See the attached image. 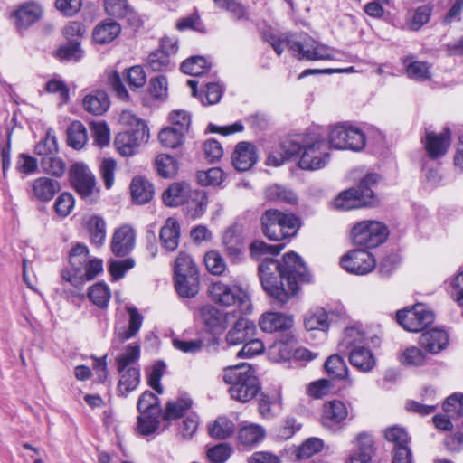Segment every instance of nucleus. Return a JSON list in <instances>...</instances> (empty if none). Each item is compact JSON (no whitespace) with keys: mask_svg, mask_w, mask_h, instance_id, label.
Returning <instances> with one entry per match:
<instances>
[{"mask_svg":"<svg viewBox=\"0 0 463 463\" xmlns=\"http://www.w3.org/2000/svg\"><path fill=\"white\" fill-rule=\"evenodd\" d=\"M204 263L210 273L215 276L222 275L226 269V263L217 250H210L204 256Z\"/></svg>","mask_w":463,"mask_h":463,"instance_id":"58","label":"nucleus"},{"mask_svg":"<svg viewBox=\"0 0 463 463\" xmlns=\"http://www.w3.org/2000/svg\"><path fill=\"white\" fill-rule=\"evenodd\" d=\"M90 300L99 308H106L111 298L109 286L102 282H97L88 290Z\"/></svg>","mask_w":463,"mask_h":463,"instance_id":"41","label":"nucleus"},{"mask_svg":"<svg viewBox=\"0 0 463 463\" xmlns=\"http://www.w3.org/2000/svg\"><path fill=\"white\" fill-rule=\"evenodd\" d=\"M60 189V183L48 177H39L32 184L33 195L41 202L51 201Z\"/></svg>","mask_w":463,"mask_h":463,"instance_id":"27","label":"nucleus"},{"mask_svg":"<svg viewBox=\"0 0 463 463\" xmlns=\"http://www.w3.org/2000/svg\"><path fill=\"white\" fill-rule=\"evenodd\" d=\"M222 380L229 385L228 392L233 400L247 402L260 391V383L252 365L242 363L223 369Z\"/></svg>","mask_w":463,"mask_h":463,"instance_id":"3","label":"nucleus"},{"mask_svg":"<svg viewBox=\"0 0 463 463\" xmlns=\"http://www.w3.org/2000/svg\"><path fill=\"white\" fill-rule=\"evenodd\" d=\"M389 234L386 225L378 221H362L352 229L353 242L366 248L383 243Z\"/></svg>","mask_w":463,"mask_h":463,"instance_id":"12","label":"nucleus"},{"mask_svg":"<svg viewBox=\"0 0 463 463\" xmlns=\"http://www.w3.org/2000/svg\"><path fill=\"white\" fill-rule=\"evenodd\" d=\"M198 317L203 324L206 331L220 335L237 317V314L234 311L220 310L216 307L208 304L200 307Z\"/></svg>","mask_w":463,"mask_h":463,"instance_id":"13","label":"nucleus"},{"mask_svg":"<svg viewBox=\"0 0 463 463\" xmlns=\"http://www.w3.org/2000/svg\"><path fill=\"white\" fill-rule=\"evenodd\" d=\"M185 203L186 214L192 219H197L205 213L208 197L203 191H193Z\"/></svg>","mask_w":463,"mask_h":463,"instance_id":"36","label":"nucleus"},{"mask_svg":"<svg viewBox=\"0 0 463 463\" xmlns=\"http://www.w3.org/2000/svg\"><path fill=\"white\" fill-rule=\"evenodd\" d=\"M84 109L94 115H102L109 107V99L104 90H95L83 99Z\"/></svg>","mask_w":463,"mask_h":463,"instance_id":"34","label":"nucleus"},{"mask_svg":"<svg viewBox=\"0 0 463 463\" xmlns=\"http://www.w3.org/2000/svg\"><path fill=\"white\" fill-rule=\"evenodd\" d=\"M351 364L362 372H370L375 366V358L370 349L356 347L349 354Z\"/></svg>","mask_w":463,"mask_h":463,"instance_id":"35","label":"nucleus"},{"mask_svg":"<svg viewBox=\"0 0 463 463\" xmlns=\"http://www.w3.org/2000/svg\"><path fill=\"white\" fill-rule=\"evenodd\" d=\"M159 416L152 413H140L138 417V432L143 436L154 433L159 426Z\"/></svg>","mask_w":463,"mask_h":463,"instance_id":"64","label":"nucleus"},{"mask_svg":"<svg viewBox=\"0 0 463 463\" xmlns=\"http://www.w3.org/2000/svg\"><path fill=\"white\" fill-rule=\"evenodd\" d=\"M175 277L181 275L198 274V269L192 257L184 252H180L177 256L175 267Z\"/></svg>","mask_w":463,"mask_h":463,"instance_id":"57","label":"nucleus"},{"mask_svg":"<svg viewBox=\"0 0 463 463\" xmlns=\"http://www.w3.org/2000/svg\"><path fill=\"white\" fill-rule=\"evenodd\" d=\"M208 292L211 299L217 305L222 307L235 305L241 314L251 312L252 304L249 294L237 285H229L218 280L211 284Z\"/></svg>","mask_w":463,"mask_h":463,"instance_id":"6","label":"nucleus"},{"mask_svg":"<svg viewBox=\"0 0 463 463\" xmlns=\"http://www.w3.org/2000/svg\"><path fill=\"white\" fill-rule=\"evenodd\" d=\"M159 240L163 248L174 251L180 242V225L176 219L169 217L160 230Z\"/></svg>","mask_w":463,"mask_h":463,"instance_id":"25","label":"nucleus"},{"mask_svg":"<svg viewBox=\"0 0 463 463\" xmlns=\"http://www.w3.org/2000/svg\"><path fill=\"white\" fill-rule=\"evenodd\" d=\"M235 323L225 336L227 345H238L245 343L253 336L255 331L254 324L249 319L238 317L234 319Z\"/></svg>","mask_w":463,"mask_h":463,"instance_id":"20","label":"nucleus"},{"mask_svg":"<svg viewBox=\"0 0 463 463\" xmlns=\"http://www.w3.org/2000/svg\"><path fill=\"white\" fill-rule=\"evenodd\" d=\"M139 356L140 345L135 344L128 345L124 353L116 358L117 368L120 375L118 391L122 396H127L139 383V369L136 366Z\"/></svg>","mask_w":463,"mask_h":463,"instance_id":"5","label":"nucleus"},{"mask_svg":"<svg viewBox=\"0 0 463 463\" xmlns=\"http://www.w3.org/2000/svg\"><path fill=\"white\" fill-rule=\"evenodd\" d=\"M328 143L335 149L360 151L365 146V136L357 127L341 123L331 128Z\"/></svg>","mask_w":463,"mask_h":463,"instance_id":"9","label":"nucleus"},{"mask_svg":"<svg viewBox=\"0 0 463 463\" xmlns=\"http://www.w3.org/2000/svg\"><path fill=\"white\" fill-rule=\"evenodd\" d=\"M379 181L377 174H368L360 182L357 188H351L341 193L335 199V206L341 210H352L364 206H373L376 198L372 186Z\"/></svg>","mask_w":463,"mask_h":463,"instance_id":"4","label":"nucleus"},{"mask_svg":"<svg viewBox=\"0 0 463 463\" xmlns=\"http://www.w3.org/2000/svg\"><path fill=\"white\" fill-rule=\"evenodd\" d=\"M257 161L255 146L248 142H240L232 155V164L236 170L244 172L250 169Z\"/></svg>","mask_w":463,"mask_h":463,"instance_id":"23","label":"nucleus"},{"mask_svg":"<svg viewBox=\"0 0 463 463\" xmlns=\"http://www.w3.org/2000/svg\"><path fill=\"white\" fill-rule=\"evenodd\" d=\"M364 341L363 331L356 326L346 327L342 335L341 340L338 344V349L340 352H347L356 344H360Z\"/></svg>","mask_w":463,"mask_h":463,"instance_id":"46","label":"nucleus"},{"mask_svg":"<svg viewBox=\"0 0 463 463\" xmlns=\"http://www.w3.org/2000/svg\"><path fill=\"white\" fill-rule=\"evenodd\" d=\"M265 430L258 424H248L241 427L238 432L240 444L252 447L260 442L265 437Z\"/></svg>","mask_w":463,"mask_h":463,"instance_id":"37","label":"nucleus"},{"mask_svg":"<svg viewBox=\"0 0 463 463\" xmlns=\"http://www.w3.org/2000/svg\"><path fill=\"white\" fill-rule=\"evenodd\" d=\"M121 32L118 23L106 20L99 23L93 30V39L96 43L105 44L116 39Z\"/></svg>","mask_w":463,"mask_h":463,"instance_id":"32","label":"nucleus"},{"mask_svg":"<svg viewBox=\"0 0 463 463\" xmlns=\"http://www.w3.org/2000/svg\"><path fill=\"white\" fill-rule=\"evenodd\" d=\"M341 267L349 273L365 275L374 269V256L365 250H350L340 260Z\"/></svg>","mask_w":463,"mask_h":463,"instance_id":"14","label":"nucleus"},{"mask_svg":"<svg viewBox=\"0 0 463 463\" xmlns=\"http://www.w3.org/2000/svg\"><path fill=\"white\" fill-rule=\"evenodd\" d=\"M283 244L269 245L262 241H255L250 245V256L259 260V275L264 290L280 304L287 303L299 290L298 283L311 280L301 258L295 252L286 253L281 260L269 256L278 255Z\"/></svg>","mask_w":463,"mask_h":463,"instance_id":"1","label":"nucleus"},{"mask_svg":"<svg viewBox=\"0 0 463 463\" xmlns=\"http://www.w3.org/2000/svg\"><path fill=\"white\" fill-rule=\"evenodd\" d=\"M218 8L231 13L236 20H250V14L246 6L236 0H214Z\"/></svg>","mask_w":463,"mask_h":463,"instance_id":"50","label":"nucleus"},{"mask_svg":"<svg viewBox=\"0 0 463 463\" xmlns=\"http://www.w3.org/2000/svg\"><path fill=\"white\" fill-rule=\"evenodd\" d=\"M263 38L266 42L270 43L279 55L284 52V45L286 44L288 50L298 60L320 61L333 60L335 58L332 49L307 35L276 34L267 31L264 32Z\"/></svg>","mask_w":463,"mask_h":463,"instance_id":"2","label":"nucleus"},{"mask_svg":"<svg viewBox=\"0 0 463 463\" xmlns=\"http://www.w3.org/2000/svg\"><path fill=\"white\" fill-rule=\"evenodd\" d=\"M328 160V146L323 138L312 135L303 140V152L298 161L301 169L318 170L326 166Z\"/></svg>","mask_w":463,"mask_h":463,"instance_id":"8","label":"nucleus"},{"mask_svg":"<svg viewBox=\"0 0 463 463\" xmlns=\"http://www.w3.org/2000/svg\"><path fill=\"white\" fill-rule=\"evenodd\" d=\"M397 322L407 331L420 332L435 320L433 311L423 303H417L396 313Z\"/></svg>","mask_w":463,"mask_h":463,"instance_id":"11","label":"nucleus"},{"mask_svg":"<svg viewBox=\"0 0 463 463\" xmlns=\"http://www.w3.org/2000/svg\"><path fill=\"white\" fill-rule=\"evenodd\" d=\"M41 165L43 172L58 177L61 176L66 170L64 161L56 156L55 154L43 156L41 160Z\"/></svg>","mask_w":463,"mask_h":463,"instance_id":"55","label":"nucleus"},{"mask_svg":"<svg viewBox=\"0 0 463 463\" xmlns=\"http://www.w3.org/2000/svg\"><path fill=\"white\" fill-rule=\"evenodd\" d=\"M133 200L138 204L148 203L154 195L153 184L141 176L134 177L130 184Z\"/></svg>","mask_w":463,"mask_h":463,"instance_id":"33","label":"nucleus"},{"mask_svg":"<svg viewBox=\"0 0 463 463\" xmlns=\"http://www.w3.org/2000/svg\"><path fill=\"white\" fill-rule=\"evenodd\" d=\"M421 347L430 354H438L449 345V335L440 328H433L421 334L419 339Z\"/></svg>","mask_w":463,"mask_h":463,"instance_id":"22","label":"nucleus"},{"mask_svg":"<svg viewBox=\"0 0 463 463\" xmlns=\"http://www.w3.org/2000/svg\"><path fill=\"white\" fill-rule=\"evenodd\" d=\"M234 430L233 422L225 418L219 417L209 427V433L213 438L224 439L230 437Z\"/></svg>","mask_w":463,"mask_h":463,"instance_id":"51","label":"nucleus"},{"mask_svg":"<svg viewBox=\"0 0 463 463\" xmlns=\"http://www.w3.org/2000/svg\"><path fill=\"white\" fill-rule=\"evenodd\" d=\"M432 10L433 6L431 5H424L417 7L408 22L409 28L412 31L420 30L430 21Z\"/></svg>","mask_w":463,"mask_h":463,"instance_id":"52","label":"nucleus"},{"mask_svg":"<svg viewBox=\"0 0 463 463\" xmlns=\"http://www.w3.org/2000/svg\"><path fill=\"white\" fill-rule=\"evenodd\" d=\"M88 141V132L85 126L80 121H73L67 129V143L76 149H81Z\"/></svg>","mask_w":463,"mask_h":463,"instance_id":"39","label":"nucleus"},{"mask_svg":"<svg viewBox=\"0 0 463 463\" xmlns=\"http://www.w3.org/2000/svg\"><path fill=\"white\" fill-rule=\"evenodd\" d=\"M104 8L106 13L116 18H124L133 15L132 9L128 0H104Z\"/></svg>","mask_w":463,"mask_h":463,"instance_id":"53","label":"nucleus"},{"mask_svg":"<svg viewBox=\"0 0 463 463\" xmlns=\"http://www.w3.org/2000/svg\"><path fill=\"white\" fill-rule=\"evenodd\" d=\"M450 145V131L446 128L443 133L427 132L425 148L430 158L436 159L444 156Z\"/></svg>","mask_w":463,"mask_h":463,"instance_id":"24","label":"nucleus"},{"mask_svg":"<svg viewBox=\"0 0 463 463\" xmlns=\"http://www.w3.org/2000/svg\"><path fill=\"white\" fill-rule=\"evenodd\" d=\"M265 195L269 201H277L290 204L297 203V196L291 190L278 184H273L268 187L266 189Z\"/></svg>","mask_w":463,"mask_h":463,"instance_id":"49","label":"nucleus"},{"mask_svg":"<svg viewBox=\"0 0 463 463\" xmlns=\"http://www.w3.org/2000/svg\"><path fill=\"white\" fill-rule=\"evenodd\" d=\"M175 288L183 298H193L199 290V275L175 276Z\"/></svg>","mask_w":463,"mask_h":463,"instance_id":"38","label":"nucleus"},{"mask_svg":"<svg viewBox=\"0 0 463 463\" xmlns=\"http://www.w3.org/2000/svg\"><path fill=\"white\" fill-rule=\"evenodd\" d=\"M259 325L264 332H286L292 327L293 317L283 313L266 312L260 317Z\"/></svg>","mask_w":463,"mask_h":463,"instance_id":"19","label":"nucleus"},{"mask_svg":"<svg viewBox=\"0 0 463 463\" xmlns=\"http://www.w3.org/2000/svg\"><path fill=\"white\" fill-rule=\"evenodd\" d=\"M149 134H146L144 130L139 131H125L119 133L114 141L115 146L122 156H133L137 147L141 144L147 143Z\"/></svg>","mask_w":463,"mask_h":463,"instance_id":"17","label":"nucleus"},{"mask_svg":"<svg viewBox=\"0 0 463 463\" xmlns=\"http://www.w3.org/2000/svg\"><path fill=\"white\" fill-rule=\"evenodd\" d=\"M192 191L186 184L174 183L163 193L164 203L170 207L185 203Z\"/></svg>","mask_w":463,"mask_h":463,"instance_id":"29","label":"nucleus"},{"mask_svg":"<svg viewBox=\"0 0 463 463\" xmlns=\"http://www.w3.org/2000/svg\"><path fill=\"white\" fill-rule=\"evenodd\" d=\"M348 410L345 402L333 400L324 404L322 424L328 429H334L341 424L347 417Z\"/></svg>","mask_w":463,"mask_h":463,"instance_id":"21","label":"nucleus"},{"mask_svg":"<svg viewBox=\"0 0 463 463\" xmlns=\"http://www.w3.org/2000/svg\"><path fill=\"white\" fill-rule=\"evenodd\" d=\"M158 174L163 177H173L177 174L178 162L170 155L160 154L156 158Z\"/></svg>","mask_w":463,"mask_h":463,"instance_id":"48","label":"nucleus"},{"mask_svg":"<svg viewBox=\"0 0 463 463\" xmlns=\"http://www.w3.org/2000/svg\"><path fill=\"white\" fill-rule=\"evenodd\" d=\"M292 337L287 338V341L275 342L269 350L270 358L276 362L288 361L293 356Z\"/></svg>","mask_w":463,"mask_h":463,"instance_id":"44","label":"nucleus"},{"mask_svg":"<svg viewBox=\"0 0 463 463\" xmlns=\"http://www.w3.org/2000/svg\"><path fill=\"white\" fill-rule=\"evenodd\" d=\"M70 182L80 196L90 203L97 201L99 196V188L96 178L89 166L78 162L70 168Z\"/></svg>","mask_w":463,"mask_h":463,"instance_id":"10","label":"nucleus"},{"mask_svg":"<svg viewBox=\"0 0 463 463\" xmlns=\"http://www.w3.org/2000/svg\"><path fill=\"white\" fill-rule=\"evenodd\" d=\"M325 369L327 374L333 379H345L348 384H352V381L347 378V365L345 362L337 354L331 355L325 363Z\"/></svg>","mask_w":463,"mask_h":463,"instance_id":"40","label":"nucleus"},{"mask_svg":"<svg viewBox=\"0 0 463 463\" xmlns=\"http://www.w3.org/2000/svg\"><path fill=\"white\" fill-rule=\"evenodd\" d=\"M127 310L129 315L128 326H121L116 328V339L120 343H124L127 340L134 337L139 331L142 323L143 316L138 312L137 308L134 307H128Z\"/></svg>","mask_w":463,"mask_h":463,"instance_id":"28","label":"nucleus"},{"mask_svg":"<svg viewBox=\"0 0 463 463\" xmlns=\"http://www.w3.org/2000/svg\"><path fill=\"white\" fill-rule=\"evenodd\" d=\"M58 151L57 139L52 129L46 131L45 137L35 146L37 155L47 156Z\"/></svg>","mask_w":463,"mask_h":463,"instance_id":"59","label":"nucleus"},{"mask_svg":"<svg viewBox=\"0 0 463 463\" xmlns=\"http://www.w3.org/2000/svg\"><path fill=\"white\" fill-rule=\"evenodd\" d=\"M209 69L210 63L203 56L189 58L181 64L182 71L193 76H201L208 71Z\"/></svg>","mask_w":463,"mask_h":463,"instance_id":"45","label":"nucleus"},{"mask_svg":"<svg viewBox=\"0 0 463 463\" xmlns=\"http://www.w3.org/2000/svg\"><path fill=\"white\" fill-rule=\"evenodd\" d=\"M406 73L409 78L422 81L430 79V64L418 61L414 56H407L402 60Z\"/></svg>","mask_w":463,"mask_h":463,"instance_id":"30","label":"nucleus"},{"mask_svg":"<svg viewBox=\"0 0 463 463\" xmlns=\"http://www.w3.org/2000/svg\"><path fill=\"white\" fill-rule=\"evenodd\" d=\"M148 66L155 71H161L171 67L169 54L158 49L152 52L147 58Z\"/></svg>","mask_w":463,"mask_h":463,"instance_id":"60","label":"nucleus"},{"mask_svg":"<svg viewBox=\"0 0 463 463\" xmlns=\"http://www.w3.org/2000/svg\"><path fill=\"white\" fill-rule=\"evenodd\" d=\"M137 409L140 413L160 415L162 412L158 397L149 391L144 392L139 397Z\"/></svg>","mask_w":463,"mask_h":463,"instance_id":"47","label":"nucleus"},{"mask_svg":"<svg viewBox=\"0 0 463 463\" xmlns=\"http://www.w3.org/2000/svg\"><path fill=\"white\" fill-rule=\"evenodd\" d=\"M89 259V250L85 245L78 244L71 249L70 263L76 271H81Z\"/></svg>","mask_w":463,"mask_h":463,"instance_id":"61","label":"nucleus"},{"mask_svg":"<svg viewBox=\"0 0 463 463\" xmlns=\"http://www.w3.org/2000/svg\"><path fill=\"white\" fill-rule=\"evenodd\" d=\"M384 437L386 440L393 443L394 447L408 446L410 443V437L405 429L399 426H392L384 430Z\"/></svg>","mask_w":463,"mask_h":463,"instance_id":"62","label":"nucleus"},{"mask_svg":"<svg viewBox=\"0 0 463 463\" xmlns=\"http://www.w3.org/2000/svg\"><path fill=\"white\" fill-rule=\"evenodd\" d=\"M186 132L174 127L163 128L158 134L160 144L167 148H176L184 142Z\"/></svg>","mask_w":463,"mask_h":463,"instance_id":"42","label":"nucleus"},{"mask_svg":"<svg viewBox=\"0 0 463 463\" xmlns=\"http://www.w3.org/2000/svg\"><path fill=\"white\" fill-rule=\"evenodd\" d=\"M222 244L231 262L240 263L244 260V237L240 224L234 223L224 231Z\"/></svg>","mask_w":463,"mask_h":463,"instance_id":"15","label":"nucleus"},{"mask_svg":"<svg viewBox=\"0 0 463 463\" xmlns=\"http://www.w3.org/2000/svg\"><path fill=\"white\" fill-rule=\"evenodd\" d=\"M426 354L416 346L405 348L400 355V362L409 366H421L426 363Z\"/></svg>","mask_w":463,"mask_h":463,"instance_id":"54","label":"nucleus"},{"mask_svg":"<svg viewBox=\"0 0 463 463\" xmlns=\"http://www.w3.org/2000/svg\"><path fill=\"white\" fill-rule=\"evenodd\" d=\"M43 15L42 5L33 0L20 4L13 13L17 27L26 29L38 22Z\"/></svg>","mask_w":463,"mask_h":463,"instance_id":"16","label":"nucleus"},{"mask_svg":"<svg viewBox=\"0 0 463 463\" xmlns=\"http://www.w3.org/2000/svg\"><path fill=\"white\" fill-rule=\"evenodd\" d=\"M373 452V440L368 434H359L355 449L350 454L347 463H371Z\"/></svg>","mask_w":463,"mask_h":463,"instance_id":"26","label":"nucleus"},{"mask_svg":"<svg viewBox=\"0 0 463 463\" xmlns=\"http://www.w3.org/2000/svg\"><path fill=\"white\" fill-rule=\"evenodd\" d=\"M88 225L91 241L97 246H101L106 238L105 221L101 217L92 216Z\"/></svg>","mask_w":463,"mask_h":463,"instance_id":"56","label":"nucleus"},{"mask_svg":"<svg viewBox=\"0 0 463 463\" xmlns=\"http://www.w3.org/2000/svg\"><path fill=\"white\" fill-rule=\"evenodd\" d=\"M261 226L268 239L279 241L297 233L298 219L293 214L270 209L262 214Z\"/></svg>","mask_w":463,"mask_h":463,"instance_id":"7","label":"nucleus"},{"mask_svg":"<svg viewBox=\"0 0 463 463\" xmlns=\"http://www.w3.org/2000/svg\"><path fill=\"white\" fill-rule=\"evenodd\" d=\"M136 234L128 225H123L113 234L111 250L118 257L128 255L135 247Z\"/></svg>","mask_w":463,"mask_h":463,"instance_id":"18","label":"nucleus"},{"mask_svg":"<svg viewBox=\"0 0 463 463\" xmlns=\"http://www.w3.org/2000/svg\"><path fill=\"white\" fill-rule=\"evenodd\" d=\"M443 410L451 418L463 415V393L456 392L449 396L443 402Z\"/></svg>","mask_w":463,"mask_h":463,"instance_id":"63","label":"nucleus"},{"mask_svg":"<svg viewBox=\"0 0 463 463\" xmlns=\"http://www.w3.org/2000/svg\"><path fill=\"white\" fill-rule=\"evenodd\" d=\"M304 326L307 330L327 331L330 326L327 311L320 307H314L307 312L304 317Z\"/></svg>","mask_w":463,"mask_h":463,"instance_id":"31","label":"nucleus"},{"mask_svg":"<svg viewBox=\"0 0 463 463\" xmlns=\"http://www.w3.org/2000/svg\"><path fill=\"white\" fill-rule=\"evenodd\" d=\"M192 401L188 397H182L177 401L169 402L163 413L165 420H172L181 418L191 408Z\"/></svg>","mask_w":463,"mask_h":463,"instance_id":"43","label":"nucleus"}]
</instances>
